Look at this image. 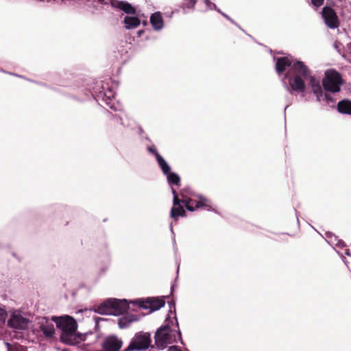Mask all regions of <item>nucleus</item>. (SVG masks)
<instances>
[{"mask_svg": "<svg viewBox=\"0 0 351 351\" xmlns=\"http://www.w3.org/2000/svg\"><path fill=\"white\" fill-rule=\"evenodd\" d=\"M151 23L156 30H160L163 27V20L160 13L156 12L151 16Z\"/></svg>", "mask_w": 351, "mask_h": 351, "instance_id": "15", "label": "nucleus"}, {"mask_svg": "<svg viewBox=\"0 0 351 351\" xmlns=\"http://www.w3.org/2000/svg\"><path fill=\"white\" fill-rule=\"evenodd\" d=\"M57 328L60 330L61 341L66 344L74 345L86 341L93 333L80 334L77 331V324L74 318L69 315L52 317Z\"/></svg>", "mask_w": 351, "mask_h": 351, "instance_id": "2", "label": "nucleus"}, {"mask_svg": "<svg viewBox=\"0 0 351 351\" xmlns=\"http://www.w3.org/2000/svg\"><path fill=\"white\" fill-rule=\"evenodd\" d=\"M322 17L326 25L331 28L335 29L339 26V20L335 12L330 8L324 7L322 10Z\"/></svg>", "mask_w": 351, "mask_h": 351, "instance_id": "10", "label": "nucleus"}, {"mask_svg": "<svg viewBox=\"0 0 351 351\" xmlns=\"http://www.w3.org/2000/svg\"><path fill=\"white\" fill-rule=\"evenodd\" d=\"M139 319V317L136 315H128L123 317L119 320V326L121 328H126L129 326V324L133 322L137 321Z\"/></svg>", "mask_w": 351, "mask_h": 351, "instance_id": "17", "label": "nucleus"}, {"mask_svg": "<svg viewBox=\"0 0 351 351\" xmlns=\"http://www.w3.org/2000/svg\"><path fill=\"white\" fill-rule=\"evenodd\" d=\"M149 152L154 153L155 154V156H156V154H158V153L155 151L154 148L150 147V148H149Z\"/></svg>", "mask_w": 351, "mask_h": 351, "instance_id": "27", "label": "nucleus"}, {"mask_svg": "<svg viewBox=\"0 0 351 351\" xmlns=\"http://www.w3.org/2000/svg\"><path fill=\"white\" fill-rule=\"evenodd\" d=\"M337 108L341 113L351 114V101L343 100L339 102Z\"/></svg>", "mask_w": 351, "mask_h": 351, "instance_id": "18", "label": "nucleus"}, {"mask_svg": "<svg viewBox=\"0 0 351 351\" xmlns=\"http://www.w3.org/2000/svg\"><path fill=\"white\" fill-rule=\"evenodd\" d=\"M168 351H182L181 349H180L178 346H173L169 347L168 349Z\"/></svg>", "mask_w": 351, "mask_h": 351, "instance_id": "24", "label": "nucleus"}, {"mask_svg": "<svg viewBox=\"0 0 351 351\" xmlns=\"http://www.w3.org/2000/svg\"><path fill=\"white\" fill-rule=\"evenodd\" d=\"M178 340H181V334L176 329H171L168 326L160 328L155 335L156 346L163 349L167 345L173 343Z\"/></svg>", "mask_w": 351, "mask_h": 351, "instance_id": "3", "label": "nucleus"}, {"mask_svg": "<svg viewBox=\"0 0 351 351\" xmlns=\"http://www.w3.org/2000/svg\"><path fill=\"white\" fill-rule=\"evenodd\" d=\"M140 23V19L136 16H127L124 19L125 27L128 29L137 27Z\"/></svg>", "mask_w": 351, "mask_h": 351, "instance_id": "16", "label": "nucleus"}, {"mask_svg": "<svg viewBox=\"0 0 351 351\" xmlns=\"http://www.w3.org/2000/svg\"><path fill=\"white\" fill-rule=\"evenodd\" d=\"M311 1L312 3L317 7L321 6L324 3V0H311Z\"/></svg>", "mask_w": 351, "mask_h": 351, "instance_id": "23", "label": "nucleus"}, {"mask_svg": "<svg viewBox=\"0 0 351 351\" xmlns=\"http://www.w3.org/2000/svg\"><path fill=\"white\" fill-rule=\"evenodd\" d=\"M115 302L112 299H109L102 303L97 309V312L104 315H113L116 312L113 308V304Z\"/></svg>", "mask_w": 351, "mask_h": 351, "instance_id": "13", "label": "nucleus"}, {"mask_svg": "<svg viewBox=\"0 0 351 351\" xmlns=\"http://www.w3.org/2000/svg\"><path fill=\"white\" fill-rule=\"evenodd\" d=\"M7 313L6 311L3 307L0 306V321L4 322L6 319Z\"/></svg>", "mask_w": 351, "mask_h": 351, "instance_id": "21", "label": "nucleus"}, {"mask_svg": "<svg viewBox=\"0 0 351 351\" xmlns=\"http://www.w3.org/2000/svg\"><path fill=\"white\" fill-rule=\"evenodd\" d=\"M111 108H113L114 110H117L118 108L117 107L110 106Z\"/></svg>", "mask_w": 351, "mask_h": 351, "instance_id": "28", "label": "nucleus"}, {"mask_svg": "<svg viewBox=\"0 0 351 351\" xmlns=\"http://www.w3.org/2000/svg\"><path fill=\"white\" fill-rule=\"evenodd\" d=\"M341 44L338 42H335V44H334V47L338 51H340V47H341Z\"/></svg>", "mask_w": 351, "mask_h": 351, "instance_id": "25", "label": "nucleus"}, {"mask_svg": "<svg viewBox=\"0 0 351 351\" xmlns=\"http://www.w3.org/2000/svg\"><path fill=\"white\" fill-rule=\"evenodd\" d=\"M289 67L285 75L292 90L304 92L306 88L305 80H309L312 90L316 95L318 100L322 96V90L319 81L310 75L309 71L303 62L291 60L288 57L278 58L276 63V69L278 73Z\"/></svg>", "mask_w": 351, "mask_h": 351, "instance_id": "1", "label": "nucleus"}, {"mask_svg": "<svg viewBox=\"0 0 351 351\" xmlns=\"http://www.w3.org/2000/svg\"><path fill=\"white\" fill-rule=\"evenodd\" d=\"M114 302L113 308L115 310L114 315H117L121 313H124L128 308V304L125 300H119L116 299H112Z\"/></svg>", "mask_w": 351, "mask_h": 351, "instance_id": "14", "label": "nucleus"}, {"mask_svg": "<svg viewBox=\"0 0 351 351\" xmlns=\"http://www.w3.org/2000/svg\"><path fill=\"white\" fill-rule=\"evenodd\" d=\"M205 3L208 9L216 8V5L210 2L209 0H205Z\"/></svg>", "mask_w": 351, "mask_h": 351, "instance_id": "22", "label": "nucleus"}, {"mask_svg": "<svg viewBox=\"0 0 351 351\" xmlns=\"http://www.w3.org/2000/svg\"><path fill=\"white\" fill-rule=\"evenodd\" d=\"M5 346L8 351H25L23 347L17 345H11L9 343H5Z\"/></svg>", "mask_w": 351, "mask_h": 351, "instance_id": "20", "label": "nucleus"}, {"mask_svg": "<svg viewBox=\"0 0 351 351\" xmlns=\"http://www.w3.org/2000/svg\"><path fill=\"white\" fill-rule=\"evenodd\" d=\"M165 305V300L162 298H148L145 301L138 302V308L149 309V313L158 310Z\"/></svg>", "mask_w": 351, "mask_h": 351, "instance_id": "9", "label": "nucleus"}, {"mask_svg": "<svg viewBox=\"0 0 351 351\" xmlns=\"http://www.w3.org/2000/svg\"><path fill=\"white\" fill-rule=\"evenodd\" d=\"M172 193L173 195V206L171 210V217L175 219L179 216H184L185 210L180 205L182 200H180L178 195L174 189H172Z\"/></svg>", "mask_w": 351, "mask_h": 351, "instance_id": "12", "label": "nucleus"}, {"mask_svg": "<svg viewBox=\"0 0 351 351\" xmlns=\"http://www.w3.org/2000/svg\"><path fill=\"white\" fill-rule=\"evenodd\" d=\"M195 0H190V2H189V6H191V7H193L195 5Z\"/></svg>", "mask_w": 351, "mask_h": 351, "instance_id": "26", "label": "nucleus"}, {"mask_svg": "<svg viewBox=\"0 0 351 351\" xmlns=\"http://www.w3.org/2000/svg\"><path fill=\"white\" fill-rule=\"evenodd\" d=\"M341 83V77L336 71L328 70L326 71L323 86L326 90L333 93L339 92Z\"/></svg>", "mask_w": 351, "mask_h": 351, "instance_id": "5", "label": "nucleus"}, {"mask_svg": "<svg viewBox=\"0 0 351 351\" xmlns=\"http://www.w3.org/2000/svg\"><path fill=\"white\" fill-rule=\"evenodd\" d=\"M150 343V335L140 332L134 335L129 346L123 351H141L147 349Z\"/></svg>", "mask_w": 351, "mask_h": 351, "instance_id": "4", "label": "nucleus"}, {"mask_svg": "<svg viewBox=\"0 0 351 351\" xmlns=\"http://www.w3.org/2000/svg\"><path fill=\"white\" fill-rule=\"evenodd\" d=\"M156 160L163 173L167 175L169 183L178 184L180 182L179 176L176 173L170 172V167L164 158L160 154H156Z\"/></svg>", "mask_w": 351, "mask_h": 351, "instance_id": "8", "label": "nucleus"}, {"mask_svg": "<svg viewBox=\"0 0 351 351\" xmlns=\"http://www.w3.org/2000/svg\"><path fill=\"white\" fill-rule=\"evenodd\" d=\"M112 5L117 7L126 13H134V9L132 7L131 5L126 2L123 1H112Z\"/></svg>", "mask_w": 351, "mask_h": 351, "instance_id": "19", "label": "nucleus"}, {"mask_svg": "<svg viewBox=\"0 0 351 351\" xmlns=\"http://www.w3.org/2000/svg\"><path fill=\"white\" fill-rule=\"evenodd\" d=\"M182 203H183L186 208L190 211H194L195 209L200 207L208 208L211 206L210 201L202 196H198V200L183 198Z\"/></svg>", "mask_w": 351, "mask_h": 351, "instance_id": "7", "label": "nucleus"}, {"mask_svg": "<svg viewBox=\"0 0 351 351\" xmlns=\"http://www.w3.org/2000/svg\"><path fill=\"white\" fill-rule=\"evenodd\" d=\"M53 323L54 322L52 320V317L51 319L47 317H41L39 319V327L45 336L51 337L54 335L55 328Z\"/></svg>", "mask_w": 351, "mask_h": 351, "instance_id": "11", "label": "nucleus"}, {"mask_svg": "<svg viewBox=\"0 0 351 351\" xmlns=\"http://www.w3.org/2000/svg\"><path fill=\"white\" fill-rule=\"evenodd\" d=\"M223 15L226 18L228 19V16L227 15H226L225 14H223Z\"/></svg>", "mask_w": 351, "mask_h": 351, "instance_id": "29", "label": "nucleus"}, {"mask_svg": "<svg viewBox=\"0 0 351 351\" xmlns=\"http://www.w3.org/2000/svg\"><path fill=\"white\" fill-rule=\"evenodd\" d=\"M28 324L29 319L23 312L19 310H14L8 319V325L16 329H25Z\"/></svg>", "mask_w": 351, "mask_h": 351, "instance_id": "6", "label": "nucleus"}]
</instances>
